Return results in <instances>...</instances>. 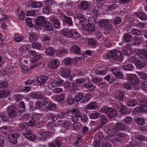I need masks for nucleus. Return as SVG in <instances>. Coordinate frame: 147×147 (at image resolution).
Returning <instances> with one entry per match:
<instances>
[{"label":"nucleus","instance_id":"obj_1","mask_svg":"<svg viewBox=\"0 0 147 147\" xmlns=\"http://www.w3.org/2000/svg\"><path fill=\"white\" fill-rule=\"evenodd\" d=\"M100 111L102 112L105 113L110 119H114L117 116V111L111 107L104 106L100 109Z\"/></svg>","mask_w":147,"mask_h":147},{"label":"nucleus","instance_id":"obj_2","mask_svg":"<svg viewBox=\"0 0 147 147\" xmlns=\"http://www.w3.org/2000/svg\"><path fill=\"white\" fill-rule=\"evenodd\" d=\"M126 125L123 121L117 122L111 128L112 134H109L110 137L115 136L114 134H116L119 130L124 131L126 129Z\"/></svg>","mask_w":147,"mask_h":147},{"label":"nucleus","instance_id":"obj_3","mask_svg":"<svg viewBox=\"0 0 147 147\" xmlns=\"http://www.w3.org/2000/svg\"><path fill=\"white\" fill-rule=\"evenodd\" d=\"M106 56L108 58H111L118 61H122L123 59L121 52L116 49L109 51Z\"/></svg>","mask_w":147,"mask_h":147},{"label":"nucleus","instance_id":"obj_4","mask_svg":"<svg viewBox=\"0 0 147 147\" xmlns=\"http://www.w3.org/2000/svg\"><path fill=\"white\" fill-rule=\"evenodd\" d=\"M127 79L133 85V87L136 90H138L140 84V81L137 78V76L134 74H128L126 75Z\"/></svg>","mask_w":147,"mask_h":147},{"label":"nucleus","instance_id":"obj_5","mask_svg":"<svg viewBox=\"0 0 147 147\" xmlns=\"http://www.w3.org/2000/svg\"><path fill=\"white\" fill-rule=\"evenodd\" d=\"M145 139V137L142 135L136 136L133 138V144H130L125 147H135L134 146H138L141 143V142Z\"/></svg>","mask_w":147,"mask_h":147},{"label":"nucleus","instance_id":"obj_6","mask_svg":"<svg viewBox=\"0 0 147 147\" xmlns=\"http://www.w3.org/2000/svg\"><path fill=\"white\" fill-rule=\"evenodd\" d=\"M8 112V115L10 119L12 120V118L17 117L18 115V113L17 112V109L16 107L13 105H11L7 109Z\"/></svg>","mask_w":147,"mask_h":147},{"label":"nucleus","instance_id":"obj_7","mask_svg":"<svg viewBox=\"0 0 147 147\" xmlns=\"http://www.w3.org/2000/svg\"><path fill=\"white\" fill-rule=\"evenodd\" d=\"M74 18L75 21L80 24L85 22L86 20L84 15L82 13L76 14L74 16Z\"/></svg>","mask_w":147,"mask_h":147},{"label":"nucleus","instance_id":"obj_8","mask_svg":"<svg viewBox=\"0 0 147 147\" xmlns=\"http://www.w3.org/2000/svg\"><path fill=\"white\" fill-rule=\"evenodd\" d=\"M112 74L117 79H122L123 78L124 75L122 72L120 71V70L117 68H113L111 69Z\"/></svg>","mask_w":147,"mask_h":147},{"label":"nucleus","instance_id":"obj_9","mask_svg":"<svg viewBox=\"0 0 147 147\" xmlns=\"http://www.w3.org/2000/svg\"><path fill=\"white\" fill-rule=\"evenodd\" d=\"M20 136L18 133L10 134L9 136L8 141L11 144H16L17 143V139Z\"/></svg>","mask_w":147,"mask_h":147},{"label":"nucleus","instance_id":"obj_10","mask_svg":"<svg viewBox=\"0 0 147 147\" xmlns=\"http://www.w3.org/2000/svg\"><path fill=\"white\" fill-rule=\"evenodd\" d=\"M115 98L119 101H123L125 98L124 92L120 90L117 91L114 96Z\"/></svg>","mask_w":147,"mask_h":147},{"label":"nucleus","instance_id":"obj_11","mask_svg":"<svg viewBox=\"0 0 147 147\" xmlns=\"http://www.w3.org/2000/svg\"><path fill=\"white\" fill-rule=\"evenodd\" d=\"M73 29L72 30H62L60 32V34L64 37L68 38H72Z\"/></svg>","mask_w":147,"mask_h":147},{"label":"nucleus","instance_id":"obj_12","mask_svg":"<svg viewBox=\"0 0 147 147\" xmlns=\"http://www.w3.org/2000/svg\"><path fill=\"white\" fill-rule=\"evenodd\" d=\"M35 21L36 24L39 26H43L46 23L45 17L43 16H38Z\"/></svg>","mask_w":147,"mask_h":147},{"label":"nucleus","instance_id":"obj_13","mask_svg":"<svg viewBox=\"0 0 147 147\" xmlns=\"http://www.w3.org/2000/svg\"><path fill=\"white\" fill-rule=\"evenodd\" d=\"M48 79L47 76L43 75L38 77L36 78L37 82L39 83L40 86H43L45 84V82Z\"/></svg>","mask_w":147,"mask_h":147},{"label":"nucleus","instance_id":"obj_14","mask_svg":"<svg viewBox=\"0 0 147 147\" xmlns=\"http://www.w3.org/2000/svg\"><path fill=\"white\" fill-rule=\"evenodd\" d=\"M59 65V61L57 59L52 60L49 64V67L52 69H56Z\"/></svg>","mask_w":147,"mask_h":147},{"label":"nucleus","instance_id":"obj_15","mask_svg":"<svg viewBox=\"0 0 147 147\" xmlns=\"http://www.w3.org/2000/svg\"><path fill=\"white\" fill-rule=\"evenodd\" d=\"M23 135L27 139L32 141H34L37 138L36 136L31 133L29 131H28L25 133H23Z\"/></svg>","mask_w":147,"mask_h":147},{"label":"nucleus","instance_id":"obj_16","mask_svg":"<svg viewBox=\"0 0 147 147\" xmlns=\"http://www.w3.org/2000/svg\"><path fill=\"white\" fill-rule=\"evenodd\" d=\"M50 21L53 24V27L55 28L59 29L60 27V22L57 19L52 17L50 19Z\"/></svg>","mask_w":147,"mask_h":147},{"label":"nucleus","instance_id":"obj_17","mask_svg":"<svg viewBox=\"0 0 147 147\" xmlns=\"http://www.w3.org/2000/svg\"><path fill=\"white\" fill-rule=\"evenodd\" d=\"M29 96L33 98L41 99L43 97L42 95L39 92H33L29 94Z\"/></svg>","mask_w":147,"mask_h":147},{"label":"nucleus","instance_id":"obj_18","mask_svg":"<svg viewBox=\"0 0 147 147\" xmlns=\"http://www.w3.org/2000/svg\"><path fill=\"white\" fill-rule=\"evenodd\" d=\"M70 50L72 53L77 55L81 53V51L80 48L77 45H74L71 46Z\"/></svg>","mask_w":147,"mask_h":147},{"label":"nucleus","instance_id":"obj_19","mask_svg":"<svg viewBox=\"0 0 147 147\" xmlns=\"http://www.w3.org/2000/svg\"><path fill=\"white\" fill-rule=\"evenodd\" d=\"M139 56L141 59L147 60V51L145 49H142L139 52Z\"/></svg>","mask_w":147,"mask_h":147},{"label":"nucleus","instance_id":"obj_20","mask_svg":"<svg viewBox=\"0 0 147 147\" xmlns=\"http://www.w3.org/2000/svg\"><path fill=\"white\" fill-rule=\"evenodd\" d=\"M31 7L33 8H40L42 6V4L41 2L32 1L30 4Z\"/></svg>","mask_w":147,"mask_h":147},{"label":"nucleus","instance_id":"obj_21","mask_svg":"<svg viewBox=\"0 0 147 147\" xmlns=\"http://www.w3.org/2000/svg\"><path fill=\"white\" fill-rule=\"evenodd\" d=\"M137 103V100L136 99L133 98L128 99L127 102V105L130 107H133L135 106Z\"/></svg>","mask_w":147,"mask_h":147},{"label":"nucleus","instance_id":"obj_22","mask_svg":"<svg viewBox=\"0 0 147 147\" xmlns=\"http://www.w3.org/2000/svg\"><path fill=\"white\" fill-rule=\"evenodd\" d=\"M136 68L141 69L146 66V63L139 60H136L135 63Z\"/></svg>","mask_w":147,"mask_h":147},{"label":"nucleus","instance_id":"obj_23","mask_svg":"<svg viewBox=\"0 0 147 147\" xmlns=\"http://www.w3.org/2000/svg\"><path fill=\"white\" fill-rule=\"evenodd\" d=\"M44 30L45 31L52 32L53 31V26L51 23L49 22H46Z\"/></svg>","mask_w":147,"mask_h":147},{"label":"nucleus","instance_id":"obj_24","mask_svg":"<svg viewBox=\"0 0 147 147\" xmlns=\"http://www.w3.org/2000/svg\"><path fill=\"white\" fill-rule=\"evenodd\" d=\"M52 134L49 131H42L40 133L41 136V138L42 140H45L47 139V138L51 136Z\"/></svg>","mask_w":147,"mask_h":147},{"label":"nucleus","instance_id":"obj_25","mask_svg":"<svg viewBox=\"0 0 147 147\" xmlns=\"http://www.w3.org/2000/svg\"><path fill=\"white\" fill-rule=\"evenodd\" d=\"M119 111L120 113L122 115H127L130 112L127 109L126 107L123 105L121 106Z\"/></svg>","mask_w":147,"mask_h":147},{"label":"nucleus","instance_id":"obj_26","mask_svg":"<svg viewBox=\"0 0 147 147\" xmlns=\"http://www.w3.org/2000/svg\"><path fill=\"white\" fill-rule=\"evenodd\" d=\"M63 80L61 79L53 80L51 81V84L53 87L59 86L63 83Z\"/></svg>","mask_w":147,"mask_h":147},{"label":"nucleus","instance_id":"obj_27","mask_svg":"<svg viewBox=\"0 0 147 147\" xmlns=\"http://www.w3.org/2000/svg\"><path fill=\"white\" fill-rule=\"evenodd\" d=\"M63 22L68 24L70 26L73 25V22L71 18L69 16H67L64 15L63 18Z\"/></svg>","mask_w":147,"mask_h":147},{"label":"nucleus","instance_id":"obj_28","mask_svg":"<svg viewBox=\"0 0 147 147\" xmlns=\"http://www.w3.org/2000/svg\"><path fill=\"white\" fill-rule=\"evenodd\" d=\"M10 117L9 115L7 116L6 114H2L0 115V123L1 122H8Z\"/></svg>","mask_w":147,"mask_h":147},{"label":"nucleus","instance_id":"obj_29","mask_svg":"<svg viewBox=\"0 0 147 147\" xmlns=\"http://www.w3.org/2000/svg\"><path fill=\"white\" fill-rule=\"evenodd\" d=\"M81 38V36L80 34L76 29H73L72 38L78 40Z\"/></svg>","mask_w":147,"mask_h":147},{"label":"nucleus","instance_id":"obj_30","mask_svg":"<svg viewBox=\"0 0 147 147\" xmlns=\"http://www.w3.org/2000/svg\"><path fill=\"white\" fill-rule=\"evenodd\" d=\"M89 7V3L85 1H82L80 3V7L81 9L85 10L88 9Z\"/></svg>","mask_w":147,"mask_h":147},{"label":"nucleus","instance_id":"obj_31","mask_svg":"<svg viewBox=\"0 0 147 147\" xmlns=\"http://www.w3.org/2000/svg\"><path fill=\"white\" fill-rule=\"evenodd\" d=\"M108 121V119L107 117L103 115H101L99 119V122L100 123V124L102 126L103 125L106 123Z\"/></svg>","mask_w":147,"mask_h":147},{"label":"nucleus","instance_id":"obj_32","mask_svg":"<svg viewBox=\"0 0 147 147\" xmlns=\"http://www.w3.org/2000/svg\"><path fill=\"white\" fill-rule=\"evenodd\" d=\"M55 51L52 47H48L46 49L45 52L47 55L53 56L55 53Z\"/></svg>","mask_w":147,"mask_h":147},{"label":"nucleus","instance_id":"obj_33","mask_svg":"<svg viewBox=\"0 0 147 147\" xmlns=\"http://www.w3.org/2000/svg\"><path fill=\"white\" fill-rule=\"evenodd\" d=\"M82 86L88 89L90 92L93 91L95 88V86L92 84L90 83L84 84L82 85Z\"/></svg>","mask_w":147,"mask_h":147},{"label":"nucleus","instance_id":"obj_34","mask_svg":"<svg viewBox=\"0 0 147 147\" xmlns=\"http://www.w3.org/2000/svg\"><path fill=\"white\" fill-rule=\"evenodd\" d=\"M84 98L83 93L81 92L78 93L75 97L74 101L76 102H79Z\"/></svg>","mask_w":147,"mask_h":147},{"label":"nucleus","instance_id":"obj_35","mask_svg":"<svg viewBox=\"0 0 147 147\" xmlns=\"http://www.w3.org/2000/svg\"><path fill=\"white\" fill-rule=\"evenodd\" d=\"M87 108L89 110H92L95 109L98 107V105L95 102H91L88 105H87Z\"/></svg>","mask_w":147,"mask_h":147},{"label":"nucleus","instance_id":"obj_36","mask_svg":"<svg viewBox=\"0 0 147 147\" xmlns=\"http://www.w3.org/2000/svg\"><path fill=\"white\" fill-rule=\"evenodd\" d=\"M88 45L92 47H94L96 46V41L94 39L92 38H88Z\"/></svg>","mask_w":147,"mask_h":147},{"label":"nucleus","instance_id":"obj_37","mask_svg":"<svg viewBox=\"0 0 147 147\" xmlns=\"http://www.w3.org/2000/svg\"><path fill=\"white\" fill-rule=\"evenodd\" d=\"M66 94H62L60 96L55 98V100L58 102L63 101L65 98L66 97Z\"/></svg>","mask_w":147,"mask_h":147},{"label":"nucleus","instance_id":"obj_38","mask_svg":"<svg viewBox=\"0 0 147 147\" xmlns=\"http://www.w3.org/2000/svg\"><path fill=\"white\" fill-rule=\"evenodd\" d=\"M46 108L49 110H55L56 109V105L53 103H48Z\"/></svg>","mask_w":147,"mask_h":147},{"label":"nucleus","instance_id":"obj_39","mask_svg":"<svg viewBox=\"0 0 147 147\" xmlns=\"http://www.w3.org/2000/svg\"><path fill=\"white\" fill-rule=\"evenodd\" d=\"M123 69L125 71H132L134 69V66L132 64H125L123 66Z\"/></svg>","mask_w":147,"mask_h":147},{"label":"nucleus","instance_id":"obj_40","mask_svg":"<svg viewBox=\"0 0 147 147\" xmlns=\"http://www.w3.org/2000/svg\"><path fill=\"white\" fill-rule=\"evenodd\" d=\"M12 127L10 126L3 125L0 127V131L4 133H7V132H9L10 129Z\"/></svg>","mask_w":147,"mask_h":147},{"label":"nucleus","instance_id":"obj_41","mask_svg":"<svg viewBox=\"0 0 147 147\" xmlns=\"http://www.w3.org/2000/svg\"><path fill=\"white\" fill-rule=\"evenodd\" d=\"M10 93L8 90H0V99L3 97H7Z\"/></svg>","mask_w":147,"mask_h":147},{"label":"nucleus","instance_id":"obj_42","mask_svg":"<svg viewBox=\"0 0 147 147\" xmlns=\"http://www.w3.org/2000/svg\"><path fill=\"white\" fill-rule=\"evenodd\" d=\"M132 36L129 34L127 33L124 34L123 40L125 42H129L131 41L132 39Z\"/></svg>","mask_w":147,"mask_h":147},{"label":"nucleus","instance_id":"obj_43","mask_svg":"<svg viewBox=\"0 0 147 147\" xmlns=\"http://www.w3.org/2000/svg\"><path fill=\"white\" fill-rule=\"evenodd\" d=\"M137 16L138 18L142 20H145L147 19V17L146 15L141 12H138Z\"/></svg>","mask_w":147,"mask_h":147},{"label":"nucleus","instance_id":"obj_44","mask_svg":"<svg viewBox=\"0 0 147 147\" xmlns=\"http://www.w3.org/2000/svg\"><path fill=\"white\" fill-rule=\"evenodd\" d=\"M79 113L78 109H73L71 110H69L66 112V114L68 116H71L75 113Z\"/></svg>","mask_w":147,"mask_h":147},{"label":"nucleus","instance_id":"obj_45","mask_svg":"<svg viewBox=\"0 0 147 147\" xmlns=\"http://www.w3.org/2000/svg\"><path fill=\"white\" fill-rule=\"evenodd\" d=\"M137 73L139 76L140 78L144 80H147V74L140 71H137Z\"/></svg>","mask_w":147,"mask_h":147},{"label":"nucleus","instance_id":"obj_46","mask_svg":"<svg viewBox=\"0 0 147 147\" xmlns=\"http://www.w3.org/2000/svg\"><path fill=\"white\" fill-rule=\"evenodd\" d=\"M75 116H72L71 117V121L75 123L77 122V121L78 120V118L80 117V113L79 111V113H75L74 114Z\"/></svg>","mask_w":147,"mask_h":147},{"label":"nucleus","instance_id":"obj_47","mask_svg":"<svg viewBox=\"0 0 147 147\" xmlns=\"http://www.w3.org/2000/svg\"><path fill=\"white\" fill-rule=\"evenodd\" d=\"M134 121L139 125H142L145 123V119L143 118H138L135 119Z\"/></svg>","mask_w":147,"mask_h":147},{"label":"nucleus","instance_id":"obj_48","mask_svg":"<svg viewBox=\"0 0 147 147\" xmlns=\"http://www.w3.org/2000/svg\"><path fill=\"white\" fill-rule=\"evenodd\" d=\"M8 86V83L6 81L0 80V89H3L7 88Z\"/></svg>","mask_w":147,"mask_h":147},{"label":"nucleus","instance_id":"obj_49","mask_svg":"<svg viewBox=\"0 0 147 147\" xmlns=\"http://www.w3.org/2000/svg\"><path fill=\"white\" fill-rule=\"evenodd\" d=\"M74 85V82H65L64 84V87L66 89H69L73 87Z\"/></svg>","mask_w":147,"mask_h":147},{"label":"nucleus","instance_id":"obj_50","mask_svg":"<svg viewBox=\"0 0 147 147\" xmlns=\"http://www.w3.org/2000/svg\"><path fill=\"white\" fill-rule=\"evenodd\" d=\"M64 64L67 66H70L73 62V60L69 57L66 58L64 60Z\"/></svg>","mask_w":147,"mask_h":147},{"label":"nucleus","instance_id":"obj_51","mask_svg":"<svg viewBox=\"0 0 147 147\" xmlns=\"http://www.w3.org/2000/svg\"><path fill=\"white\" fill-rule=\"evenodd\" d=\"M62 73L64 77H67L70 75L71 71L66 68H63L61 70Z\"/></svg>","mask_w":147,"mask_h":147},{"label":"nucleus","instance_id":"obj_52","mask_svg":"<svg viewBox=\"0 0 147 147\" xmlns=\"http://www.w3.org/2000/svg\"><path fill=\"white\" fill-rule=\"evenodd\" d=\"M41 116L40 114L37 113H33L32 116V119H33L34 120L37 122V121L39 119Z\"/></svg>","mask_w":147,"mask_h":147},{"label":"nucleus","instance_id":"obj_53","mask_svg":"<svg viewBox=\"0 0 147 147\" xmlns=\"http://www.w3.org/2000/svg\"><path fill=\"white\" fill-rule=\"evenodd\" d=\"M87 27V28L86 30L89 33H91L94 31L95 29L94 25L88 24Z\"/></svg>","mask_w":147,"mask_h":147},{"label":"nucleus","instance_id":"obj_54","mask_svg":"<svg viewBox=\"0 0 147 147\" xmlns=\"http://www.w3.org/2000/svg\"><path fill=\"white\" fill-rule=\"evenodd\" d=\"M123 86L124 88L128 90H131L132 89V87H133V85L131 83H130L129 82L127 83L124 84Z\"/></svg>","mask_w":147,"mask_h":147},{"label":"nucleus","instance_id":"obj_55","mask_svg":"<svg viewBox=\"0 0 147 147\" xmlns=\"http://www.w3.org/2000/svg\"><path fill=\"white\" fill-rule=\"evenodd\" d=\"M41 57V56L37 53L36 54L32 59L31 61L33 63H35L40 59Z\"/></svg>","mask_w":147,"mask_h":147},{"label":"nucleus","instance_id":"obj_56","mask_svg":"<svg viewBox=\"0 0 147 147\" xmlns=\"http://www.w3.org/2000/svg\"><path fill=\"white\" fill-rule=\"evenodd\" d=\"M101 114L98 112L92 113L90 114V117L92 119H96L100 118Z\"/></svg>","mask_w":147,"mask_h":147},{"label":"nucleus","instance_id":"obj_57","mask_svg":"<svg viewBox=\"0 0 147 147\" xmlns=\"http://www.w3.org/2000/svg\"><path fill=\"white\" fill-rule=\"evenodd\" d=\"M100 26L105 27L108 24V22L106 20L102 19L98 22Z\"/></svg>","mask_w":147,"mask_h":147},{"label":"nucleus","instance_id":"obj_58","mask_svg":"<svg viewBox=\"0 0 147 147\" xmlns=\"http://www.w3.org/2000/svg\"><path fill=\"white\" fill-rule=\"evenodd\" d=\"M51 7H49L47 6V5L45 6V7L43 9V12L44 13L48 14L49 13L51 10Z\"/></svg>","mask_w":147,"mask_h":147},{"label":"nucleus","instance_id":"obj_59","mask_svg":"<svg viewBox=\"0 0 147 147\" xmlns=\"http://www.w3.org/2000/svg\"><path fill=\"white\" fill-rule=\"evenodd\" d=\"M90 94H86L84 96L82 101L84 103L88 102L90 99Z\"/></svg>","mask_w":147,"mask_h":147},{"label":"nucleus","instance_id":"obj_60","mask_svg":"<svg viewBox=\"0 0 147 147\" xmlns=\"http://www.w3.org/2000/svg\"><path fill=\"white\" fill-rule=\"evenodd\" d=\"M88 24L94 25L96 24L95 19L94 17H90L88 20Z\"/></svg>","mask_w":147,"mask_h":147},{"label":"nucleus","instance_id":"obj_61","mask_svg":"<svg viewBox=\"0 0 147 147\" xmlns=\"http://www.w3.org/2000/svg\"><path fill=\"white\" fill-rule=\"evenodd\" d=\"M141 31L138 30L137 29H133L131 32L132 34L140 35L141 34Z\"/></svg>","mask_w":147,"mask_h":147},{"label":"nucleus","instance_id":"obj_62","mask_svg":"<svg viewBox=\"0 0 147 147\" xmlns=\"http://www.w3.org/2000/svg\"><path fill=\"white\" fill-rule=\"evenodd\" d=\"M126 136V134L124 133H119L117 135V137L119 138V140H120L121 141V140H124Z\"/></svg>","mask_w":147,"mask_h":147},{"label":"nucleus","instance_id":"obj_63","mask_svg":"<svg viewBox=\"0 0 147 147\" xmlns=\"http://www.w3.org/2000/svg\"><path fill=\"white\" fill-rule=\"evenodd\" d=\"M29 39L31 40H36V36L35 34L33 32H30L29 33Z\"/></svg>","mask_w":147,"mask_h":147},{"label":"nucleus","instance_id":"obj_64","mask_svg":"<svg viewBox=\"0 0 147 147\" xmlns=\"http://www.w3.org/2000/svg\"><path fill=\"white\" fill-rule=\"evenodd\" d=\"M140 110L142 112H147V106L145 104L142 105L140 108Z\"/></svg>","mask_w":147,"mask_h":147}]
</instances>
